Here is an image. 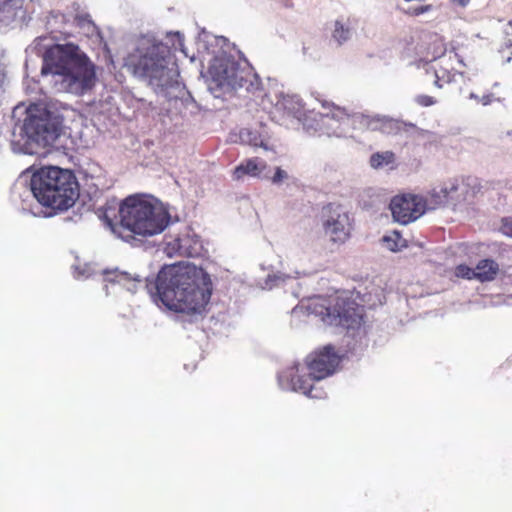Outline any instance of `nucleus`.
<instances>
[{
  "mask_svg": "<svg viewBox=\"0 0 512 512\" xmlns=\"http://www.w3.org/2000/svg\"><path fill=\"white\" fill-rule=\"evenodd\" d=\"M148 292L166 308L177 313L201 314L210 301V279L191 264L163 267L155 280H146Z\"/></svg>",
  "mask_w": 512,
  "mask_h": 512,
  "instance_id": "f257e3e1",
  "label": "nucleus"
},
{
  "mask_svg": "<svg viewBox=\"0 0 512 512\" xmlns=\"http://www.w3.org/2000/svg\"><path fill=\"white\" fill-rule=\"evenodd\" d=\"M96 214L113 232L120 227L142 237L161 234L173 222L170 206L151 194H129L121 202L112 198Z\"/></svg>",
  "mask_w": 512,
  "mask_h": 512,
  "instance_id": "f03ea898",
  "label": "nucleus"
},
{
  "mask_svg": "<svg viewBox=\"0 0 512 512\" xmlns=\"http://www.w3.org/2000/svg\"><path fill=\"white\" fill-rule=\"evenodd\" d=\"M74 44L55 45L43 57L42 75H51L57 92L83 95L96 83L95 65Z\"/></svg>",
  "mask_w": 512,
  "mask_h": 512,
  "instance_id": "7ed1b4c3",
  "label": "nucleus"
},
{
  "mask_svg": "<svg viewBox=\"0 0 512 512\" xmlns=\"http://www.w3.org/2000/svg\"><path fill=\"white\" fill-rule=\"evenodd\" d=\"M14 187L29 192H77L79 183L72 170L57 166L39 169L30 166L20 173Z\"/></svg>",
  "mask_w": 512,
  "mask_h": 512,
  "instance_id": "20e7f679",
  "label": "nucleus"
},
{
  "mask_svg": "<svg viewBox=\"0 0 512 512\" xmlns=\"http://www.w3.org/2000/svg\"><path fill=\"white\" fill-rule=\"evenodd\" d=\"M169 48L161 43L153 44L133 64L134 74L148 80L156 91L172 86L176 72L168 67Z\"/></svg>",
  "mask_w": 512,
  "mask_h": 512,
  "instance_id": "39448f33",
  "label": "nucleus"
},
{
  "mask_svg": "<svg viewBox=\"0 0 512 512\" xmlns=\"http://www.w3.org/2000/svg\"><path fill=\"white\" fill-rule=\"evenodd\" d=\"M23 131L29 144L47 148L52 146L60 136L61 122L46 108L32 104L27 108Z\"/></svg>",
  "mask_w": 512,
  "mask_h": 512,
  "instance_id": "423d86ee",
  "label": "nucleus"
},
{
  "mask_svg": "<svg viewBox=\"0 0 512 512\" xmlns=\"http://www.w3.org/2000/svg\"><path fill=\"white\" fill-rule=\"evenodd\" d=\"M320 309L316 310L323 320L329 324L343 326L347 329L357 327L363 319V307L358 305L354 300L336 296L329 300H323Z\"/></svg>",
  "mask_w": 512,
  "mask_h": 512,
  "instance_id": "0eeeda50",
  "label": "nucleus"
},
{
  "mask_svg": "<svg viewBox=\"0 0 512 512\" xmlns=\"http://www.w3.org/2000/svg\"><path fill=\"white\" fill-rule=\"evenodd\" d=\"M427 209H435V206L429 205L422 194H396L390 202L393 219L401 224L415 221Z\"/></svg>",
  "mask_w": 512,
  "mask_h": 512,
  "instance_id": "6e6552de",
  "label": "nucleus"
},
{
  "mask_svg": "<svg viewBox=\"0 0 512 512\" xmlns=\"http://www.w3.org/2000/svg\"><path fill=\"white\" fill-rule=\"evenodd\" d=\"M341 357L335 351L334 346L326 345L306 357V366L309 372L317 380H322L336 371Z\"/></svg>",
  "mask_w": 512,
  "mask_h": 512,
  "instance_id": "1a4fd4ad",
  "label": "nucleus"
},
{
  "mask_svg": "<svg viewBox=\"0 0 512 512\" xmlns=\"http://www.w3.org/2000/svg\"><path fill=\"white\" fill-rule=\"evenodd\" d=\"M80 194H31L36 204L31 212L35 216L51 217L72 207Z\"/></svg>",
  "mask_w": 512,
  "mask_h": 512,
  "instance_id": "9d476101",
  "label": "nucleus"
},
{
  "mask_svg": "<svg viewBox=\"0 0 512 512\" xmlns=\"http://www.w3.org/2000/svg\"><path fill=\"white\" fill-rule=\"evenodd\" d=\"M282 385H286L292 391L300 392L308 397L317 398V394H313L314 382L318 381L309 372L308 374L300 369L299 365L288 367L280 376Z\"/></svg>",
  "mask_w": 512,
  "mask_h": 512,
  "instance_id": "9b49d317",
  "label": "nucleus"
},
{
  "mask_svg": "<svg viewBox=\"0 0 512 512\" xmlns=\"http://www.w3.org/2000/svg\"><path fill=\"white\" fill-rule=\"evenodd\" d=\"M325 231L334 242H344L349 237L350 224L346 213H337L325 222Z\"/></svg>",
  "mask_w": 512,
  "mask_h": 512,
  "instance_id": "f8f14e48",
  "label": "nucleus"
},
{
  "mask_svg": "<svg viewBox=\"0 0 512 512\" xmlns=\"http://www.w3.org/2000/svg\"><path fill=\"white\" fill-rule=\"evenodd\" d=\"M266 166V162L259 158L247 159L235 167L233 177L236 180H240L245 176L260 177Z\"/></svg>",
  "mask_w": 512,
  "mask_h": 512,
  "instance_id": "ddd939ff",
  "label": "nucleus"
},
{
  "mask_svg": "<svg viewBox=\"0 0 512 512\" xmlns=\"http://www.w3.org/2000/svg\"><path fill=\"white\" fill-rule=\"evenodd\" d=\"M500 272L499 264L490 258L478 261L475 266L476 280L485 283L496 279Z\"/></svg>",
  "mask_w": 512,
  "mask_h": 512,
  "instance_id": "4468645a",
  "label": "nucleus"
},
{
  "mask_svg": "<svg viewBox=\"0 0 512 512\" xmlns=\"http://www.w3.org/2000/svg\"><path fill=\"white\" fill-rule=\"evenodd\" d=\"M106 280L112 283L122 284L132 292H135L137 286L142 282L139 277H132L129 273L118 270L106 272Z\"/></svg>",
  "mask_w": 512,
  "mask_h": 512,
  "instance_id": "2eb2a0df",
  "label": "nucleus"
},
{
  "mask_svg": "<svg viewBox=\"0 0 512 512\" xmlns=\"http://www.w3.org/2000/svg\"><path fill=\"white\" fill-rule=\"evenodd\" d=\"M396 161V155L393 151L376 152L370 156L369 164L373 169H381L385 166L393 165Z\"/></svg>",
  "mask_w": 512,
  "mask_h": 512,
  "instance_id": "dca6fc26",
  "label": "nucleus"
},
{
  "mask_svg": "<svg viewBox=\"0 0 512 512\" xmlns=\"http://www.w3.org/2000/svg\"><path fill=\"white\" fill-rule=\"evenodd\" d=\"M382 241L392 252L400 251L407 246L406 240L401 236L400 232L396 230L383 236Z\"/></svg>",
  "mask_w": 512,
  "mask_h": 512,
  "instance_id": "f3484780",
  "label": "nucleus"
},
{
  "mask_svg": "<svg viewBox=\"0 0 512 512\" xmlns=\"http://www.w3.org/2000/svg\"><path fill=\"white\" fill-rule=\"evenodd\" d=\"M458 189H461L463 192H476L477 190L481 189V185L477 177L467 176L465 178H462L461 185H453L450 188V191H448V189H445L442 192H455Z\"/></svg>",
  "mask_w": 512,
  "mask_h": 512,
  "instance_id": "a211bd4d",
  "label": "nucleus"
},
{
  "mask_svg": "<svg viewBox=\"0 0 512 512\" xmlns=\"http://www.w3.org/2000/svg\"><path fill=\"white\" fill-rule=\"evenodd\" d=\"M284 109L288 110V113L293 115L294 117L300 119L302 116V106L301 104L294 100L292 97H285L280 102V104Z\"/></svg>",
  "mask_w": 512,
  "mask_h": 512,
  "instance_id": "6ab92c4d",
  "label": "nucleus"
},
{
  "mask_svg": "<svg viewBox=\"0 0 512 512\" xmlns=\"http://www.w3.org/2000/svg\"><path fill=\"white\" fill-rule=\"evenodd\" d=\"M455 275L458 278L476 280L475 268H470L465 264H459L455 267Z\"/></svg>",
  "mask_w": 512,
  "mask_h": 512,
  "instance_id": "aec40b11",
  "label": "nucleus"
},
{
  "mask_svg": "<svg viewBox=\"0 0 512 512\" xmlns=\"http://www.w3.org/2000/svg\"><path fill=\"white\" fill-rule=\"evenodd\" d=\"M349 34V29L345 28L339 21H336L333 37L337 40V42L342 44L344 41L348 40Z\"/></svg>",
  "mask_w": 512,
  "mask_h": 512,
  "instance_id": "412c9836",
  "label": "nucleus"
},
{
  "mask_svg": "<svg viewBox=\"0 0 512 512\" xmlns=\"http://www.w3.org/2000/svg\"><path fill=\"white\" fill-rule=\"evenodd\" d=\"M190 241L189 237L177 238L175 240L178 253L182 256L191 257L194 253L187 247V243Z\"/></svg>",
  "mask_w": 512,
  "mask_h": 512,
  "instance_id": "4be33fe9",
  "label": "nucleus"
},
{
  "mask_svg": "<svg viewBox=\"0 0 512 512\" xmlns=\"http://www.w3.org/2000/svg\"><path fill=\"white\" fill-rule=\"evenodd\" d=\"M326 116H330L333 119H336L338 121L343 120L344 118L348 117V114L344 108L331 105L330 112L326 114Z\"/></svg>",
  "mask_w": 512,
  "mask_h": 512,
  "instance_id": "5701e85b",
  "label": "nucleus"
},
{
  "mask_svg": "<svg viewBox=\"0 0 512 512\" xmlns=\"http://www.w3.org/2000/svg\"><path fill=\"white\" fill-rule=\"evenodd\" d=\"M415 102L422 107H429L436 103L434 97L424 94L416 96Z\"/></svg>",
  "mask_w": 512,
  "mask_h": 512,
  "instance_id": "b1692460",
  "label": "nucleus"
},
{
  "mask_svg": "<svg viewBox=\"0 0 512 512\" xmlns=\"http://www.w3.org/2000/svg\"><path fill=\"white\" fill-rule=\"evenodd\" d=\"M288 179H289L288 173L279 167L276 169L274 175L271 178V180L274 184L282 183Z\"/></svg>",
  "mask_w": 512,
  "mask_h": 512,
  "instance_id": "393cba45",
  "label": "nucleus"
},
{
  "mask_svg": "<svg viewBox=\"0 0 512 512\" xmlns=\"http://www.w3.org/2000/svg\"><path fill=\"white\" fill-rule=\"evenodd\" d=\"M431 5H424L409 9L406 13L411 16H419L423 13L430 11Z\"/></svg>",
  "mask_w": 512,
  "mask_h": 512,
  "instance_id": "a878e982",
  "label": "nucleus"
},
{
  "mask_svg": "<svg viewBox=\"0 0 512 512\" xmlns=\"http://www.w3.org/2000/svg\"><path fill=\"white\" fill-rule=\"evenodd\" d=\"M501 231L503 234L512 237V218L503 219Z\"/></svg>",
  "mask_w": 512,
  "mask_h": 512,
  "instance_id": "bb28decb",
  "label": "nucleus"
},
{
  "mask_svg": "<svg viewBox=\"0 0 512 512\" xmlns=\"http://www.w3.org/2000/svg\"><path fill=\"white\" fill-rule=\"evenodd\" d=\"M15 0H0V12H10L13 9Z\"/></svg>",
  "mask_w": 512,
  "mask_h": 512,
  "instance_id": "cd10ccee",
  "label": "nucleus"
},
{
  "mask_svg": "<svg viewBox=\"0 0 512 512\" xmlns=\"http://www.w3.org/2000/svg\"><path fill=\"white\" fill-rule=\"evenodd\" d=\"M491 102V95H487V96H484L483 99H482V103L484 105H487Z\"/></svg>",
  "mask_w": 512,
  "mask_h": 512,
  "instance_id": "c85d7f7f",
  "label": "nucleus"
},
{
  "mask_svg": "<svg viewBox=\"0 0 512 512\" xmlns=\"http://www.w3.org/2000/svg\"><path fill=\"white\" fill-rule=\"evenodd\" d=\"M432 196V198H435V199H441L442 196L443 197H446L447 194H439V193H436V194H430Z\"/></svg>",
  "mask_w": 512,
  "mask_h": 512,
  "instance_id": "c756f323",
  "label": "nucleus"
},
{
  "mask_svg": "<svg viewBox=\"0 0 512 512\" xmlns=\"http://www.w3.org/2000/svg\"><path fill=\"white\" fill-rule=\"evenodd\" d=\"M223 79L226 80L228 83H230L229 76L226 75V76L223 77Z\"/></svg>",
  "mask_w": 512,
  "mask_h": 512,
  "instance_id": "7c9ffc66",
  "label": "nucleus"
},
{
  "mask_svg": "<svg viewBox=\"0 0 512 512\" xmlns=\"http://www.w3.org/2000/svg\"><path fill=\"white\" fill-rule=\"evenodd\" d=\"M435 84H436L438 87H441V85L439 84V80H438V79L435 81Z\"/></svg>",
  "mask_w": 512,
  "mask_h": 512,
  "instance_id": "2f4dec72",
  "label": "nucleus"
}]
</instances>
